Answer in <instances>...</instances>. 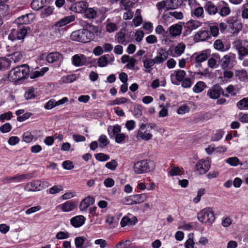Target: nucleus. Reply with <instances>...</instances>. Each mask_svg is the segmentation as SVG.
Returning <instances> with one entry per match:
<instances>
[{
	"mask_svg": "<svg viewBox=\"0 0 248 248\" xmlns=\"http://www.w3.org/2000/svg\"><path fill=\"white\" fill-rule=\"evenodd\" d=\"M76 75L75 74H71L63 76L61 79V81L63 83H71L76 79Z\"/></svg>",
	"mask_w": 248,
	"mask_h": 248,
	"instance_id": "nucleus-49",
	"label": "nucleus"
},
{
	"mask_svg": "<svg viewBox=\"0 0 248 248\" xmlns=\"http://www.w3.org/2000/svg\"><path fill=\"white\" fill-rule=\"evenodd\" d=\"M53 10L54 8L51 6L45 8L41 12V17L44 18L49 16L52 14Z\"/></svg>",
	"mask_w": 248,
	"mask_h": 248,
	"instance_id": "nucleus-53",
	"label": "nucleus"
},
{
	"mask_svg": "<svg viewBox=\"0 0 248 248\" xmlns=\"http://www.w3.org/2000/svg\"><path fill=\"white\" fill-rule=\"evenodd\" d=\"M155 168L153 161L143 159L136 162L133 166V170L136 174H141L153 170Z\"/></svg>",
	"mask_w": 248,
	"mask_h": 248,
	"instance_id": "nucleus-3",
	"label": "nucleus"
},
{
	"mask_svg": "<svg viewBox=\"0 0 248 248\" xmlns=\"http://www.w3.org/2000/svg\"><path fill=\"white\" fill-rule=\"evenodd\" d=\"M237 90L235 87L232 85H229L224 92L223 90V96L226 97H229L230 96H233L236 95Z\"/></svg>",
	"mask_w": 248,
	"mask_h": 248,
	"instance_id": "nucleus-33",
	"label": "nucleus"
},
{
	"mask_svg": "<svg viewBox=\"0 0 248 248\" xmlns=\"http://www.w3.org/2000/svg\"><path fill=\"white\" fill-rule=\"evenodd\" d=\"M223 93L222 87L219 84H216L208 90L207 95L211 99H216L219 97L220 94L223 95Z\"/></svg>",
	"mask_w": 248,
	"mask_h": 248,
	"instance_id": "nucleus-14",
	"label": "nucleus"
},
{
	"mask_svg": "<svg viewBox=\"0 0 248 248\" xmlns=\"http://www.w3.org/2000/svg\"><path fill=\"white\" fill-rule=\"evenodd\" d=\"M116 39L118 43L126 45L127 42L125 40V34L120 32L116 35Z\"/></svg>",
	"mask_w": 248,
	"mask_h": 248,
	"instance_id": "nucleus-55",
	"label": "nucleus"
},
{
	"mask_svg": "<svg viewBox=\"0 0 248 248\" xmlns=\"http://www.w3.org/2000/svg\"><path fill=\"white\" fill-rule=\"evenodd\" d=\"M188 238L185 243L186 248H194L195 243L194 242V233H189L188 235Z\"/></svg>",
	"mask_w": 248,
	"mask_h": 248,
	"instance_id": "nucleus-47",
	"label": "nucleus"
},
{
	"mask_svg": "<svg viewBox=\"0 0 248 248\" xmlns=\"http://www.w3.org/2000/svg\"><path fill=\"white\" fill-rule=\"evenodd\" d=\"M27 32V30L25 28L19 30L13 29L11 30L8 35V39L12 41L16 40L23 39Z\"/></svg>",
	"mask_w": 248,
	"mask_h": 248,
	"instance_id": "nucleus-11",
	"label": "nucleus"
},
{
	"mask_svg": "<svg viewBox=\"0 0 248 248\" xmlns=\"http://www.w3.org/2000/svg\"><path fill=\"white\" fill-rule=\"evenodd\" d=\"M224 133L225 131L222 129L217 130L213 133L211 140L213 141H217L222 138Z\"/></svg>",
	"mask_w": 248,
	"mask_h": 248,
	"instance_id": "nucleus-40",
	"label": "nucleus"
},
{
	"mask_svg": "<svg viewBox=\"0 0 248 248\" xmlns=\"http://www.w3.org/2000/svg\"><path fill=\"white\" fill-rule=\"evenodd\" d=\"M168 10L177 9L182 2V0H165Z\"/></svg>",
	"mask_w": 248,
	"mask_h": 248,
	"instance_id": "nucleus-36",
	"label": "nucleus"
},
{
	"mask_svg": "<svg viewBox=\"0 0 248 248\" xmlns=\"http://www.w3.org/2000/svg\"><path fill=\"white\" fill-rule=\"evenodd\" d=\"M106 30L108 32H112L117 30V27L115 23L111 22L109 19H108L106 23Z\"/></svg>",
	"mask_w": 248,
	"mask_h": 248,
	"instance_id": "nucleus-48",
	"label": "nucleus"
},
{
	"mask_svg": "<svg viewBox=\"0 0 248 248\" xmlns=\"http://www.w3.org/2000/svg\"><path fill=\"white\" fill-rule=\"evenodd\" d=\"M143 66L145 68V72L150 73L153 69V66L156 63L154 59H145L143 61Z\"/></svg>",
	"mask_w": 248,
	"mask_h": 248,
	"instance_id": "nucleus-27",
	"label": "nucleus"
},
{
	"mask_svg": "<svg viewBox=\"0 0 248 248\" xmlns=\"http://www.w3.org/2000/svg\"><path fill=\"white\" fill-rule=\"evenodd\" d=\"M121 126L118 124L109 125L108 127V132L110 138L114 137L115 141L118 143H121L126 138V135L124 133H121Z\"/></svg>",
	"mask_w": 248,
	"mask_h": 248,
	"instance_id": "nucleus-5",
	"label": "nucleus"
},
{
	"mask_svg": "<svg viewBox=\"0 0 248 248\" xmlns=\"http://www.w3.org/2000/svg\"><path fill=\"white\" fill-rule=\"evenodd\" d=\"M205 10L209 15H215L217 12V7L212 2H208L205 5Z\"/></svg>",
	"mask_w": 248,
	"mask_h": 248,
	"instance_id": "nucleus-39",
	"label": "nucleus"
},
{
	"mask_svg": "<svg viewBox=\"0 0 248 248\" xmlns=\"http://www.w3.org/2000/svg\"><path fill=\"white\" fill-rule=\"evenodd\" d=\"M227 22L229 27L232 30L234 33L238 32L241 28V25L236 20V17L234 16L228 17Z\"/></svg>",
	"mask_w": 248,
	"mask_h": 248,
	"instance_id": "nucleus-25",
	"label": "nucleus"
},
{
	"mask_svg": "<svg viewBox=\"0 0 248 248\" xmlns=\"http://www.w3.org/2000/svg\"><path fill=\"white\" fill-rule=\"evenodd\" d=\"M235 75L240 80H244L247 77V73L245 70H240L236 71Z\"/></svg>",
	"mask_w": 248,
	"mask_h": 248,
	"instance_id": "nucleus-60",
	"label": "nucleus"
},
{
	"mask_svg": "<svg viewBox=\"0 0 248 248\" xmlns=\"http://www.w3.org/2000/svg\"><path fill=\"white\" fill-rule=\"evenodd\" d=\"M63 190V187L61 185H55L49 189V193L51 194L59 193Z\"/></svg>",
	"mask_w": 248,
	"mask_h": 248,
	"instance_id": "nucleus-54",
	"label": "nucleus"
},
{
	"mask_svg": "<svg viewBox=\"0 0 248 248\" xmlns=\"http://www.w3.org/2000/svg\"><path fill=\"white\" fill-rule=\"evenodd\" d=\"M234 45L239 55V59L242 60L243 57L248 54V49L243 46L240 40H237L234 42Z\"/></svg>",
	"mask_w": 248,
	"mask_h": 248,
	"instance_id": "nucleus-22",
	"label": "nucleus"
},
{
	"mask_svg": "<svg viewBox=\"0 0 248 248\" xmlns=\"http://www.w3.org/2000/svg\"><path fill=\"white\" fill-rule=\"evenodd\" d=\"M142 106L141 105H138L135 107L133 110V115L136 118H139L142 114Z\"/></svg>",
	"mask_w": 248,
	"mask_h": 248,
	"instance_id": "nucleus-61",
	"label": "nucleus"
},
{
	"mask_svg": "<svg viewBox=\"0 0 248 248\" xmlns=\"http://www.w3.org/2000/svg\"><path fill=\"white\" fill-rule=\"evenodd\" d=\"M204 11L202 7L198 6L194 9L191 10V15L192 16L196 17H202L203 16Z\"/></svg>",
	"mask_w": 248,
	"mask_h": 248,
	"instance_id": "nucleus-43",
	"label": "nucleus"
},
{
	"mask_svg": "<svg viewBox=\"0 0 248 248\" xmlns=\"http://www.w3.org/2000/svg\"><path fill=\"white\" fill-rule=\"evenodd\" d=\"M49 185V183L46 181L36 180L26 184L24 188L27 191H38L48 187Z\"/></svg>",
	"mask_w": 248,
	"mask_h": 248,
	"instance_id": "nucleus-7",
	"label": "nucleus"
},
{
	"mask_svg": "<svg viewBox=\"0 0 248 248\" xmlns=\"http://www.w3.org/2000/svg\"><path fill=\"white\" fill-rule=\"evenodd\" d=\"M121 62L123 63L127 64L125 67L129 69H133L136 63V60L127 55H124L121 58Z\"/></svg>",
	"mask_w": 248,
	"mask_h": 248,
	"instance_id": "nucleus-23",
	"label": "nucleus"
},
{
	"mask_svg": "<svg viewBox=\"0 0 248 248\" xmlns=\"http://www.w3.org/2000/svg\"><path fill=\"white\" fill-rule=\"evenodd\" d=\"M88 7V3L84 1H80L73 4L70 9L76 13H84L86 9Z\"/></svg>",
	"mask_w": 248,
	"mask_h": 248,
	"instance_id": "nucleus-17",
	"label": "nucleus"
},
{
	"mask_svg": "<svg viewBox=\"0 0 248 248\" xmlns=\"http://www.w3.org/2000/svg\"><path fill=\"white\" fill-rule=\"evenodd\" d=\"M198 220L203 224L211 225L215 220V217L212 209L205 208L197 214Z\"/></svg>",
	"mask_w": 248,
	"mask_h": 248,
	"instance_id": "nucleus-4",
	"label": "nucleus"
},
{
	"mask_svg": "<svg viewBox=\"0 0 248 248\" xmlns=\"http://www.w3.org/2000/svg\"><path fill=\"white\" fill-rule=\"evenodd\" d=\"M237 107L240 110L248 109V97H245L237 103Z\"/></svg>",
	"mask_w": 248,
	"mask_h": 248,
	"instance_id": "nucleus-41",
	"label": "nucleus"
},
{
	"mask_svg": "<svg viewBox=\"0 0 248 248\" xmlns=\"http://www.w3.org/2000/svg\"><path fill=\"white\" fill-rule=\"evenodd\" d=\"M181 83L183 87L185 88H188L192 86L193 81L190 78H185Z\"/></svg>",
	"mask_w": 248,
	"mask_h": 248,
	"instance_id": "nucleus-59",
	"label": "nucleus"
},
{
	"mask_svg": "<svg viewBox=\"0 0 248 248\" xmlns=\"http://www.w3.org/2000/svg\"><path fill=\"white\" fill-rule=\"evenodd\" d=\"M76 203L72 201H67L58 206L59 209L63 212L72 211L76 209Z\"/></svg>",
	"mask_w": 248,
	"mask_h": 248,
	"instance_id": "nucleus-19",
	"label": "nucleus"
},
{
	"mask_svg": "<svg viewBox=\"0 0 248 248\" xmlns=\"http://www.w3.org/2000/svg\"><path fill=\"white\" fill-rule=\"evenodd\" d=\"M94 202L95 199L93 197L88 196L81 200L79 206L80 211H85L90 205L93 204Z\"/></svg>",
	"mask_w": 248,
	"mask_h": 248,
	"instance_id": "nucleus-21",
	"label": "nucleus"
},
{
	"mask_svg": "<svg viewBox=\"0 0 248 248\" xmlns=\"http://www.w3.org/2000/svg\"><path fill=\"white\" fill-rule=\"evenodd\" d=\"M33 177L31 173L19 174H17L12 176V183H19L24 181L25 180L29 179Z\"/></svg>",
	"mask_w": 248,
	"mask_h": 248,
	"instance_id": "nucleus-29",
	"label": "nucleus"
},
{
	"mask_svg": "<svg viewBox=\"0 0 248 248\" xmlns=\"http://www.w3.org/2000/svg\"><path fill=\"white\" fill-rule=\"evenodd\" d=\"M46 0H33L31 4L32 9L38 11L42 8L46 4Z\"/></svg>",
	"mask_w": 248,
	"mask_h": 248,
	"instance_id": "nucleus-35",
	"label": "nucleus"
},
{
	"mask_svg": "<svg viewBox=\"0 0 248 248\" xmlns=\"http://www.w3.org/2000/svg\"><path fill=\"white\" fill-rule=\"evenodd\" d=\"M31 14H26L17 18L16 22L18 24H28L30 23L29 16H31Z\"/></svg>",
	"mask_w": 248,
	"mask_h": 248,
	"instance_id": "nucleus-42",
	"label": "nucleus"
},
{
	"mask_svg": "<svg viewBox=\"0 0 248 248\" xmlns=\"http://www.w3.org/2000/svg\"><path fill=\"white\" fill-rule=\"evenodd\" d=\"M202 25V23L197 20H190L187 21L185 26V28L187 31H191L196 30Z\"/></svg>",
	"mask_w": 248,
	"mask_h": 248,
	"instance_id": "nucleus-30",
	"label": "nucleus"
},
{
	"mask_svg": "<svg viewBox=\"0 0 248 248\" xmlns=\"http://www.w3.org/2000/svg\"><path fill=\"white\" fill-rule=\"evenodd\" d=\"M62 55L59 52H52L48 54L46 61L49 63H53L62 60Z\"/></svg>",
	"mask_w": 248,
	"mask_h": 248,
	"instance_id": "nucleus-31",
	"label": "nucleus"
},
{
	"mask_svg": "<svg viewBox=\"0 0 248 248\" xmlns=\"http://www.w3.org/2000/svg\"><path fill=\"white\" fill-rule=\"evenodd\" d=\"M86 218L82 215H78L70 219L71 224L75 228L82 226L85 222Z\"/></svg>",
	"mask_w": 248,
	"mask_h": 248,
	"instance_id": "nucleus-24",
	"label": "nucleus"
},
{
	"mask_svg": "<svg viewBox=\"0 0 248 248\" xmlns=\"http://www.w3.org/2000/svg\"><path fill=\"white\" fill-rule=\"evenodd\" d=\"M108 56H109V55H103L98 59L97 63L99 67H104L107 66L108 63Z\"/></svg>",
	"mask_w": 248,
	"mask_h": 248,
	"instance_id": "nucleus-46",
	"label": "nucleus"
},
{
	"mask_svg": "<svg viewBox=\"0 0 248 248\" xmlns=\"http://www.w3.org/2000/svg\"><path fill=\"white\" fill-rule=\"evenodd\" d=\"M226 162L232 166H236L240 164L239 159L237 157H231L226 160Z\"/></svg>",
	"mask_w": 248,
	"mask_h": 248,
	"instance_id": "nucleus-62",
	"label": "nucleus"
},
{
	"mask_svg": "<svg viewBox=\"0 0 248 248\" xmlns=\"http://www.w3.org/2000/svg\"><path fill=\"white\" fill-rule=\"evenodd\" d=\"M169 52L166 51L164 49H159L157 53V55L154 58L155 59L156 64H159L163 63L168 58Z\"/></svg>",
	"mask_w": 248,
	"mask_h": 248,
	"instance_id": "nucleus-20",
	"label": "nucleus"
},
{
	"mask_svg": "<svg viewBox=\"0 0 248 248\" xmlns=\"http://www.w3.org/2000/svg\"><path fill=\"white\" fill-rule=\"evenodd\" d=\"M156 34L161 35L162 37H166L167 36V31L165 30L163 27L161 25H158L155 29Z\"/></svg>",
	"mask_w": 248,
	"mask_h": 248,
	"instance_id": "nucleus-56",
	"label": "nucleus"
},
{
	"mask_svg": "<svg viewBox=\"0 0 248 248\" xmlns=\"http://www.w3.org/2000/svg\"><path fill=\"white\" fill-rule=\"evenodd\" d=\"M149 197L147 193H141L140 194H134V204H138L143 203L145 202Z\"/></svg>",
	"mask_w": 248,
	"mask_h": 248,
	"instance_id": "nucleus-34",
	"label": "nucleus"
},
{
	"mask_svg": "<svg viewBox=\"0 0 248 248\" xmlns=\"http://www.w3.org/2000/svg\"><path fill=\"white\" fill-rule=\"evenodd\" d=\"M9 14V6L6 4H1L0 5V16H6Z\"/></svg>",
	"mask_w": 248,
	"mask_h": 248,
	"instance_id": "nucleus-57",
	"label": "nucleus"
},
{
	"mask_svg": "<svg viewBox=\"0 0 248 248\" xmlns=\"http://www.w3.org/2000/svg\"><path fill=\"white\" fill-rule=\"evenodd\" d=\"M72 63L76 67L87 65V58L83 54H76L72 57Z\"/></svg>",
	"mask_w": 248,
	"mask_h": 248,
	"instance_id": "nucleus-15",
	"label": "nucleus"
},
{
	"mask_svg": "<svg viewBox=\"0 0 248 248\" xmlns=\"http://www.w3.org/2000/svg\"><path fill=\"white\" fill-rule=\"evenodd\" d=\"M184 172L183 168L177 166H172L169 171V175L170 176H181Z\"/></svg>",
	"mask_w": 248,
	"mask_h": 248,
	"instance_id": "nucleus-37",
	"label": "nucleus"
},
{
	"mask_svg": "<svg viewBox=\"0 0 248 248\" xmlns=\"http://www.w3.org/2000/svg\"><path fill=\"white\" fill-rule=\"evenodd\" d=\"M9 51L11 53L6 55L11 60V63L13 62L17 63L20 62L23 58V54L21 51V48L19 46L12 47Z\"/></svg>",
	"mask_w": 248,
	"mask_h": 248,
	"instance_id": "nucleus-10",
	"label": "nucleus"
},
{
	"mask_svg": "<svg viewBox=\"0 0 248 248\" xmlns=\"http://www.w3.org/2000/svg\"><path fill=\"white\" fill-rule=\"evenodd\" d=\"M206 87L207 86L204 82L199 81L193 86V91L197 93H200L202 92Z\"/></svg>",
	"mask_w": 248,
	"mask_h": 248,
	"instance_id": "nucleus-38",
	"label": "nucleus"
},
{
	"mask_svg": "<svg viewBox=\"0 0 248 248\" xmlns=\"http://www.w3.org/2000/svg\"><path fill=\"white\" fill-rule=\"evenodd\" d=\"M138 222L137 218L131 215H128L124 217L120 222L121 227L134 225Z\"/></svg>",
	"mask_w": 248,
	"mask_h": 248,
	"instance_id": "nucleus-18",
	"label": "nucleus"
},
{
	"mask_svg": "<svg viewBox=\"0 0 248 248\" xmlns=\"http://www.w3.org/2000/svg\"><path fill=\"white\" fill-rule=\"evenodd\" d=\"M186 72L184 70L174 71L170 76L171 82L174 85H179L180 82L186 77Z\"/></svg>",
	"mask_w": 248,
	"mask_h": 248,
	"instance_id": "nucleus-13",
	"label": "nucleus"
},
{
	"mask_svg": "<svg viewBox=\"0 0 248 248\" xmlns=\"http://www.w3.org/2000/svg\"><path fill=\"white\" fill-rule=\"evenodd\" d=\"M236 63V55L230 53L225 55L221 59V67L223 69L233 67Z\"/></svg>",
	"mask_w": 248,
	"mask_h": 248,
	"instance_id": "nucleus-12",
	"label": "nucleus"
},
{
	"mask_svg": "<svg viewBox=\"0 0 248 248\" xmlns=\"http://www.w3.org/2000/svg\"><path fill=\"white\" fill-rule=\"evenodd\" d=\"M84 13L85 16L89 19L94 18L97 14L96 11L92 8H87Z\"/></svg>",
	"mask_w": 248,
	"mask_h": 248,
	"instance_id": "nucleus-44",
	"label": "nucleus"
},
{
	"mask_svg": "<svg viewBox=\"0 0 248 248\" xmlns=\"http://www.w3.org/2000/svg\"><path fill=\"white\" fill-rule=\"evenodd\" d=\"M169 30L171 36L176 37L181 34L182 26L179 24H175L170 27Z\"/></svg>",
	"mask_w": 248,
	"mask_h": 248,
	"instance_id": "nucleus-28",
	"label": "nucleus"
},
{
	"mask_svg": "<svg viewBox=\"0 0 248 248\" xmlns=\"http://www.w3.org/2000/svg\"><path fill=\"white\" fill-rule=\"evenodd\" d=\"M95 159L100 162H104L110 159V157L108 155L100 153H97L94 155Z\"/></svg>",
	"mask_w": 248,
	"mask_h": 248,
	"instance_id": "nucleus-52",
	"label": "nucleus"
},
{
	"mask_svg": "<svg viewBox=\"0 0 248 248\" xmlns=\"http://www.w3.org/2000/svg\"><path fill=\"white\" fill-rule=\"evenodd\" d=\"M86 238L84 237L79 236L76 237L75 239V244L76 248H85L86 247L84 246V243Z\"/></svg>",
	"mask_w": 248,
	"mask_h": 248,
	"instance_id": "nucleus-50",
	"label": "nucleus"
},
{
	"mask_svg": "<svg viewBox=\"0 0 248 248\" xmlns=\"http://www.w3.org/2000/svg\"><path fill=\"white\" fill-rule=\"evenodd\" d=\"M211 162L208 159H201L197 163L195 171L200 175L205 174L210 169Z\"/></svg>",
	"mask_w": 248,
	"mask_h": 248,
	"instance_id": "nucleus-9",
	"label": "nucleus"
},
{
	"mask_svg": "<svg viewBox=\"0 0 248 248\" xmlns=\"http://www.w3.org/2000/svg\"><path fill=\"white\" fill-rule=\"evenodd\" d=\"M210 38V34L207 30H200L194 35V40L196 41H204Z\"/></svg>",
	"mask_w": 248,
	"mask_h": 248,
	"instance_id": "nucleus-26",
	"label": "nucleus"
},
{
	"mask_svg": "<svg viewBox=\"0 0 248 248\" xmlns=\"http://www.w3.org/2000/svg\"><path fill=\"white\" fill-rule=\"evenodd\" d=\"M185 48L186 46L184 43H179L174 48H169L170 55L173 57H179L184 53Z\"/></svg>",
	"mask_w": 248,
	"mask_h": 248,
	"instance_id": "nucleus-16",
	"label": "nucleus"
},
{
	"mask_svg": "<svg viewBox=\"0 0 248 248\" xmlns=\"http://www.w3.org/2000/svg\"><path fill=\"white\" fill-rule=\"evenodd\" d=\"M98 142L99 147L103 148L107 146L109 143V141L105 135H101L98 138Z\"/></svg>",
	"mask_w": 248,
	"mask_h": 248,
	"instance_id": "nucleus-51",
	"label": "nucleus"
},
{
	"mask_svg": "<svg viewBox=\"0 0 248 248\" xmlns=\"http://www.w3.org/2000/svg\"><path fill=\"white\" fill-rule=\"evenodd\" d=\"M118 166V163L115 159H111L109 162H107L105 167L111 170H114Z\"/></svg>",
	"mask_w": 248,
	"mask_h": 248,
	"instance_id": "nucleus-58",
	"label": "nucleus"
},
{
	"mask_svg": "<svg viewBox=\"0 0 248 248\" xmlns=\"http://www.w3.org/2000/svg\"><path fill=\"white\" fill-rule=\"evenodd\" d=\"M142 19L140 15V10L137 9L136 12V16L133 19V22L135 27L139 26L142 23Z\"/></svg>",
	"mask_w": 248,
	"mask_h": 248,
	"instance_id": "nucleus-45",
	"label": "nucleus"
},
{
	"mask_svg": "<svg viewBox=\"0 0 248 248\" xmlns=\"http://www.w3.org/2000/svg\"><path fill=\"white\" fill-rule=\"evenodd\" d=\"M11 64V60L7 55L5 57H0V70L4 71L8 69Z\"/></svg>",
	"mask_w": 248,
	"mask_h": 248,
	"instance_id": "nucleus-32",
	"label": "nucleus"
},
{
	"mask_svg": "<svg viewBox=\"0 0 248 248\" xmlns=\"http://www.w3.org/2000/svg\"><path fill=\"white\" fill-rule=\"evenodd\" d=\"M75 20V16L73 15H70L65 16L64 18L61 19L60 20L62 21L65 26L69 23H70Z\"/></svg>",
	"mask_w": 248,
	"mask_h": 248,
	"instance_id": "nucleus-63",
	"label": "nucleus"
},
{
	"mask_svg": "<svg viewBox=\"0 0 248 248\" xmlns=\"http://www.w3.org/2000/svg\"><path fill=\"white\" fill-rule=\"evenodd\" d=\"M147 124L143 123L139 125V128L137 135V139L145 141H148L152 139L153 135L150 131L147 129Z\"/></svg>",
	"mask_w": 248,
	"mask_h": 248,
	"instance_id": "nucleus-8",
	"label": "nucleus"
},
{
	"mask_svg": "<svg viewBox=\"0 0 248 248\" xmlns=\"http://www.w3.org/2000/svg\"><path fill=\"white\" fill-rule=\"evenodd\" d=\"M33 139V136L30 131L25 132L23 135V140L27 143L31 142Z\"/></svg>",
	"mask_w": 248,
	"mask_h": 248,
	"instance_id": "nucleus-64",
	"label": "nucleus"
},
{
	"mask_svg": "<svg viewBox=\"0 0 248 248\" xmlns=\"http://www.w3.org/2000/svg\"><path fill=\"white\" fill-rule=\"evenodd\" d=\"M94 34L93 32L85 29H82L73 31L70 35L72 40L86 43L93 40Z\"/></svg>",
	"mask_w": 248,
	"mask_h": 248,
	"instance_id": "nucleus-1",
	"label": "nucleus"
},
{
	"mask_svg": "<svg viewBox=\"0 0 248 248\" xmlns=\"http://www.w3.org/2000/svg\"><path fill=\"white\" fill-rule=\"evenodd\" d=\"M29 72V67L23 64L11 69L9 74V78L13 81H16L28 78Z\"/></svg>",
	"mask_w": 248,
	"mask_h": 248,
	"instance_id": "nucleus-2",
	"label": "nucleus"
},
{
	"mask_svg": "<svg viewBox=\"0 0 248 248\" xmlns=\"http://www.w3.org/2000/svg\"><path fill=\"white\" fill-rule=\"evenodd\" d=\"M210 55V50L205 49L201 52H195L190 57V61L195 64V67L202 66L201 63L207 60Z\"/></svg>",
	"mask_w": 248,
	"mask_h": 248,
	"instance_id": "nucleus-6",
	"label": "nucleus"
}]
</instances>
